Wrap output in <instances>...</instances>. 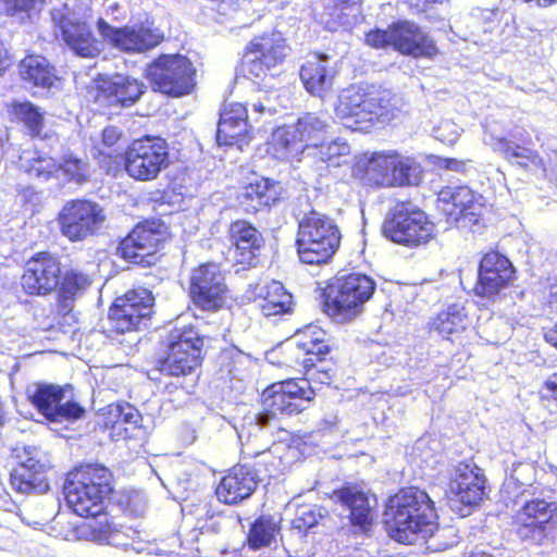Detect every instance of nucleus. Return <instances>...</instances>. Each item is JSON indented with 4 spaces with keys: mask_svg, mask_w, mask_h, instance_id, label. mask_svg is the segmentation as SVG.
<instances>
[{
    "mask_svg": "<svg viewBox=\"0 0 557 557\" xmlns=\"http://www.w3.org/2000/svg\"><path fill=\"white\" fill-rule=\"evenodd\" d=\"M57 160L48 154H37L28 160L25 172L36 178H58Z\"/></svg>",
    "mask_w": 557,
    "mask_h": 557,
    "instance_id": "a18cd8bd",
    "label": "nucleus"
},
{
    "mask_svg": "<svg viewBox=\"0 0 557 557\" xmlns=\"http://www.w3.org/2000/svg\"><path fill=\"white\" fill-rule=\"evenodd\" d=\"M320 518L321 515L315 508L301 507L293 520L292 525L294 529L298 530L299 533L306 534L311 528L319 523Z\"/></svg>",
    "mask_w": 557,
    "mask_h": 557,
    "instance_id": "3c124183",
    "label": "nucleus"
},
{
    "mask_svg": "<svg viewBox=\"0 0 557 557\" xmlns=\"http://www.w3.org/2000/svg\"><path fill=\"white\" fill-rule=\"evenodd\" d=\"M58 178L63 177L67 183L84 184L89 180L88 164L74 156H65L57 161Z\"/></svg>",
    "mask_w": 557,
    "mask_h": 557,
    "instance_id": "c03bdc74",
    "label": "nucleus"
},
{
    "mask_svg": "<svg viewBox=\"0 0 557 557\" xmlns=\"http://www.w3.org/2000/svg\"><path fill=\"white\" fill-rule=\"evenodd\" d=\"M364 44L373 49L393 48L403 55L433 60L440 54L435 40L417 23L397 20L387 28L374 27L364 34Z\"/></svg>",
    "mask_w": 557,
    "mask_h": 557,
    "instance_id": "6e6552de",
    "label": "nucleus"
},
{
    "mask_svg": "<svg viewBox=\"0 0 557 557\" xmlns=\"http://www.w3.org/2000/svg\"><path fill=\"white\" fill-rule=\"evenodd\" d=\"M414 160L396 150L364 151L355 157L351 176L368 188L403 187L411 184Z\"/></svg>",
    "mask_w": 557,
    "mask_h": 557,
    "instance_id": "423d86ee",
    "label": "nucleus"
},
{
    "mask_svg": "<svg viewBox=\"0 0 557 557\" xmlns=\"http://www.w3.org/2000/svg\"><path fill=\"white\" fill-rule=\"evenodd\" d=\"M255 302L264 317H275L290 311L292 295L280 282L272 281L261 287Z\"/></svg>",
    "mask_w": 557,
    "mask_h": 557,
    "instance_id": "58836bf2",
    "label": "nucleus"
},
{
    "mask_svg": "<svg viewBox=\"0 0 557 557\" xmlns=\"http://www.w3.org/2000/svg\"><path fill=\"white\" fill-rule=\"evenodd\" d=\"M164 346L165 354L156 360V370L162 375L187 376L202 363L203 337L191 325L173 330Z\"/></svg>",
    "mask_w": 557,
    "mask_h": 557,
    "instance_id": "ddd939ff",
    "label": "nucleus"
},
{
    "mask_svg": "<svg viewBox=\"0 0 557 557\" xmlns=\"http://www.w3.org/2000/svg\"><path fill=\"white\" fill-rule=\"evenodd\" d=\"M252 138V126L249 124L247 107L240 102L223 106L215 133L219 146L243 149Z\"/></svg>",
    "mask_w": 557,
    "mask_h": 557,
    "instance_id": "bb28decb",
    "label": "nucleus"
},
{
    "mask_svg": "<svg viewBox=\"0 0 557 557\" xmlns=\"http://www.w3.org/2000/svg\"><path fill=\"white\" fill-rule=\"evenodd\" d=\"M9 120L12 123L21 124L30 138H42L45 128V113L29 100H13L5 104Z\"/></svg>",
    "mask_w": 557,
    "mask_h": 557,
    "instance_id": "f704fd0d",
    "label": "nucleus"
},
{
    "mask_svg": "<svg viewBox=\"0 0 557 557\" xmlns=\"http://www.w3.org/2000/svg\"><path fill=\"white\" fill-rule=\"evenodd\" d=\"M321 160L329 166H341L348 163L349 146L346 144H339L331 141L327 145H320Z\"/></svg>",
    "mask_w": 557,
    "mask_h": 557,
    "instance_id": "de8ad7c7",
    "label": "nucleus"
},
{
    "mask_svg": "<svg viewBox=\"0 0 557 557\" xmlns=\"http://www.w3.org/2000/svg\"><path fill=\"white\" fill-rule=\"evenodd\" d=\"M104 221V209L98 202L85 198L65 201L57 215L60 233L71 243L96 235Z\"/></svg>",
    "mask_w": 557,
    "mask_h": 557,
    "instance_id": "6ab92c4d",
    "label": "nucleus"
},
{
    "mask_svg": "<svg viewBox=\"0 0 557 557\" xmlns=\"http://www.w3.org/2000/svg\"><path fill=\"white\" fill-rule=\"evenodd\" d=\"M257 481L244 465L230 468L218 483L214 493L224 505H237L248 498L256 490Z\"/></svg>",
    "mask_w": 557,
    "mask_h": 557,
    "instance_id": "cd10ccee",
    "label": "nucleus"
},
{
    "mask_svg": "<svg viewBox=\"0 0 557 557\" xmlns=\"http://www.w3.org/2000/svg\"><path fill=\"white\" fill-rule=\"evenodd\" d=\"M522 3L537 9H548L557 7V0H521Z\"/></svg>",
    "mask_w": 557,
    "mask_h": 557,
    "instance_id": "bf43d9fd",
    "label": "nucleus"
},
{
    "mask_svg": "<svg viewBox=\"0 0 557 557\" xmlns=\"http://www.w3.org/2000/svg\"><path fill=\"white\" fill-rule=\"evenodd\" d=\"M36 0H10L8 9L12 14L14 13H28L34 10Z\"/></svg>",
    "mask_w": 557,
    "mask_h": 557,
    "instance_id": "6e6d98bb",
    "label": "nucleus"
},
{
    "mask_svg": "<svg viewBox=\"0 0 557 557\" xmlns=\"http://www.w3.org/2000/svg\"><path fill=\"white\" fill-rule=\"evenodd\" d=\"M13 66V58L9 52L8 48L2 41H0V77L4 76L5 73Z\"/></svg>",
    "mask_w": 557,
    "mask_h": 557,
    "instance_id": "4d7b16f0",
    "label": "nucleus"
},
{
    "mask_svg": "<svg viewBox=\"0 0 557 557\" xmlns=\"http://www.w3.org/2000/svg\"><path fill=\"white\" fill-rule=\"evenodd\" d=\"M449 493L459 511L471 510L486 497L485 478L471 470L459 471L449 483Z\"/></svg>",
    "mask_w": 557,
    "mask_h": 557,
    "instance_id": "7c9ffc66",
    "label": "nucleus"
},
{
    "mask_svg": "<svg viewBox=\"0 0 557 557\" xmlns=\"http://www.w3.org/2000/svg\"><path fill=\"white\" fill-rule=\"evenodd\" d=\"M539 399L541 405L549 412H557V371L541 384Z\"/></svg>",
    "mask_w": 557,
    "mask_h": 557,
    "instance_id": "8fccbe9b",
    "label": "nucleus"
},
{
    "mask_svg": "<svg viewBox=\"0 0 557 557\" xmlns=\"http://www.w3.org/2000/svg\"><path fill=\"white\" fill-rule=\"evenodd\" d=\"M114 472L100 462H82L65 476L63 494L66 505L86 520L79 525L82 537L97 543L108 542L120 525L108 512L115 492Z\"/></svg>",
    "mask_w": 557,
    "mask_h": 557,
    "instance_id": "f03ea898",
    "label": "nucleus"
},
{
    "mask_svg": "<svg viewBox=\"0 0 557 557\" xmlns=\"http://www.w3.org/2000/svg\"><path fill=\"white\" fill-rule=\"evenodd\" d=\"M268 465H269V462H268L267 460H264V459H260V460H258V461H256V462H255L253 467H255L256 472H258V473H260V472H261V469H260V467H261V466H263V467H264V470H265L267 472H270V471L268 470ZM267 475H268V476H271V473H268Z\"/></svg>",
    "mask_w": 557,
    "mask_h": 557,
    "instance_id": "e2e57ef3",
    "label": "nucleus"
},
{
    "mask_svg": "<svg viewBox=\"0 0 557 557\" xmlns=\"http://www.w3.org/2000/svg\"><path fill=\"white\" fill-rule=\"evenodd\" d=\"M281 183L267 176H258L244 183L237 193L236 202L246 215L270 211L282 200Z\"/></svg>",
    "mask_w": 557,
    "mask_h": 557,
    "instance_id": "a878e982",
    "label": "nucleus"
},
{
    "mask_svg": "<svg viewBox=\"0 0 557 557\" xmlns=\"http://www.w3.org/2000/svg\"><path fill=\"white\" fill-rule=\"evenodd\" d=\"M307 147H319L329 136L331 116L326 110L304 112L293 123Z\"/></svg>",
    "mask_w": 557,
    "mask_h": 557,
    "instance_id": "c9c22d12",
    "label": "nucleus"
},
{
    "mask_svg": "<svg viewBox=\"0 0 557 557\" xmlns=\"http://www.w3.org/2000/svg\"><path fill=\"white\" fill-rule=\"evenodd\" d=\"M334 111L348 128L363 133L388 117L382 99L358 85H350L342 90Z\"/></svg>",
    "mask_w": 557,
    "mask_h": 557,
    "instance_id": "dca6fc26",
    "label": "nucleus"
},
{
    "mask_svg": "<svg viewBox=\"0 0 557 557\" xmlns=\"http://www.w3.org/2000/svg\"><path fill=\"white\" fill-rule=\"evenodd\" d=\"M91 284V276L83 269L62 271L61 260L55 253L40 250L24 262L17 286L27 297H48L55 293V314L66 319L72 314L77 298Z\"/></svg>",
    "mask_w": 557,
    "mask_h": 557,
    "instance_id": "7ed1b4c3",
    "label": "nucleus"
},
{
    "mask_svg": "<svg viewBox=\"0 0 557 557\" xmlns=\"http://www.w3.org/2000/svg\"><path fill=\"white\" fill-rule=\"evenodd\" d=\"M493 148L494 151L508 161L520 159L521 161L518 164L522 168H528L529 165L544 166V160L536 150L513 144L507 137H495L493 139Z\"/></svg>",
    "mask_w": 557,
    "mask_h": 557,
    "instance_id": "79ce46f5",
    "label": "nucleus"
},
{
    "mask_svg": "<svg viewBox=\"0 0 557 557\" xmlns=\"http://www.w3.org/2000/svg\"><path fill=\"white\" fill-rule=\"evenodd\" d=\"M98 30L104 41L124 53H145L164 40L163 33L144 23L115 27L103 18L97 21Z\"/></svg>",
    "mask_w": 557,
    "mask_h": 557,
    "instance_id": "4be33fe9",
    "label": "nucleus"
},
{
    "mask_svg": "<svg viewBox=\"0 0 557 557\" xmlns=\"http://www.w3.org/2000/svg\"><path fill=\"white\" fill-rule=\"evenodd\" d=\"M99 428L112 441L131 437L132 429L138 423V411L128 403H113L101 409Z\"/></svg>",
    "mask_w": 557,
    "mask_h": 557,
    "instance_id": "c85d7f7f",
    "label": "nucleus"
},
{
    "mask_svg": "<svg viewBox=\"0 0 557 557\" xmlns=\"http://www.w3.org/2000/svg\"><path fill=\"white\" fill-rule=\"evenodd\" d=\"M10 482L15 491L23 494H44L50 490L46 471L33 469L25 463L12 471Z\"/></svg>",
    "mask_w": 557,
    "mask_h": 557,
    "instance_id": "a19ab883",
    "label": "nucleus"
},
{
    "mask_svg": "<svg viewBox=\"0 0 557 557\" xmlns=\"http://www.w3.org/2000/svg\"><path fill=\"white\" fill-rule=\"evenodd\" d=\"M342 234L333 219L311 211L298 223L296 249L301 262L320 265L329 262L339 248Z\"/></svg>",
    "mask_w": 557,
    "mask_h": 557,
    "instance_id": "0eeeda50",
    "label": "nucleus"
},
{
    "mask_svg": "<svg viewBox=\"0 0 557 557\" xmlns=\"http://www.w3.org/2000/svg\"><path fill=\"white\" fill-rule=\"evenodd\" d=\"M462 557H492V555L484 550H471L466 553Z\"/></svg>",
    "mask_w": 557,
    "mask_h": 557,
    "instance_id": "680f3d73",
    "label": "nucleus"
},
{
    "mask_svg": "<svg viewBox=\"0 0 557 557\" xmlns=\"http://www.w3.org/2000/svg\"><path fill=\"white\" fill-rule=\"evenodd\" d=\"M334 345L326 331L313 324L298 331L295 341L284 350L285 366L301 368L307 379H288L270 384L261 394L262 410L256 420L261 428H272L278 431L280 420L302 412L312 401L317 392L310 382L330 385L337 374L338 360L332 354Z\"/></svg>",
    "mask_w": 557,
    "mask_h": 557,
    "instance_id": "f257e3e1",
    "label": "nucleus"
},
{
    "mask_svg": "<svg viewBox=\"0 0 557 557\" xmlns=\"http://www.w3.org/2000/svg\"><path fill=\"white\" fill-rule=\"evenodd\" d=\"M487 212L488 209L483 201V197L474 191L473 199L467 201L465 206L461 221L470 227L480 225L485 221Z\"/></svg>",
    "mask_w": 557,
    "mask_h": 557,
    "instance_id": "49530a36",
    "label": "nucleus"
},
{
    "mask_svg": "<svg viewBox=\"0 0 557 557\" xmlns=\"http://www.w3.org/2000/svg\"><path fill=\"white\" fill-rule=\"evenodd\" d=\"M71 385L36 382L26 393L27 401L48 422L76 421L85 417V408L74 399H66Z\"/></svg>",
    "mask_w": 557,
    "mask_h": 557,
    "instance_id": "aec40b11",
    "label": "nucleus"
},
{
    "mask_svg": "<svg viewBox=\"0 0 557 557\" xmlns=\"http://www.w3.org/2000/svg\"><path fill=\"white\" fill-rule=\"evenodd\" d=\"M359 5V0H327L322 15L329 28L334 30L349 23L348 16Z\"/></svg>",
    "mask_w": 557,
    "mask_h": 557,
    "instance_id": "37998d69",
    "label": "nucleus"
},
{
    "mask_svg": "<svg viewBox=\"0 0 557 557\" xmlns=\"http://www.w3.org/2000/svg\"><path fill=\"white\" fill-rule=\"evenodd\" d=\"M116 505L124 513L136 517L143 512L144 499L136 491L123 490L117 493Z\"/></svg>",
    "mask_w": 557,
    "mask_h": 557,
    "instance_id": "09e8293b",
    "label": "nucleus"
},
{
    "mask_svg": "<svg viewBox=\"0 0 557 557\" xmlns=\"http://www.w3.org/2000/svg\"><path fill=\"white\" fill-rule=\"evenodd\" d=\"M384 527L388 536L400 544L428 540L438 529L435 503L424 490L401 487L387 499Z\"/></svg>",
    "mask_w": 557,
    "mask_h": 557,
    "instance_id": "20e7f679",
    "label": "nucleus"
},
{
    "mask_svg": "<svg viewBox=\"0 0 557 557\" xmlns=\"http://www.w3.org/2000/svg\"><path fill=\"white\" fill-rule=\"evenodd\" d=\"M188 297L194 307L203 312L214 313L227 306L230 287L219 263L209 261L191 269Z\"/></svg>",
    "mask_w": 557,
    "mask_h": 557,
    "instance_id": "2eb2a0df",
    "label": "nucleus"
},
{
    "mask_svg": "<svg viewBox=\"0 0 557 557\" xmlns=\"http://www.w3.org/2000/svg\"><path fill=\"white\" fill-rule=\"evenodd\" d=\"M469 186H444L437 194V207L446 218L453 222H460L467 201L473 199Z\"/></svg>",
    "mask_w": 557,
    "mask_h": 557,
    "instance_id": "ea45409f",
    "label": "nucleus"
},
{
    "mask_svg": "<svg viewBox=\"0 0 557 557\" xmlns=\"http://www.w3.org/2000/svg\"><path fill=\"white\" fill-rule=\"evenodd\" d=\"M440 166L449 171L463 172L466 162L455 158H444L441 160Z\"/></svg>",
    "mask_w": 557,
    "mask_h": 557,
    "instance_id": "13d9d810",
    "label": "nucleus"
},
{
    "mask_svg": "<svg viewBox=\"0 0 557 557\" xmlns=\"http://www.w3.org/2000/svg\"><path fill=\"white\" fill-rule=\"evenodd\" d=\"M341 503L349 509L348 519L354 528L368 532L374 524V512L368 496L351 486H343L336 491Z\"/></svg>",
    "mask_w": 557,
    "mask_h": 557,
    "instance_id": "72a5a7b5",
    "label": "nucleus"
},
{
    "mask_svg": "<svg viewBox=\"0 0 557 557\" xmlns=\"http://www.w3.org/2000/svg\"><path fill=\"white\" fill-rule=\"evenodd\" d=\"M144 75L154 91L171 98L190 95L197 86V70L182 53L159 54L147 63Z\"/></svg>",
    "mask_w": 557,
    "mask_h": 557,
    "instance_id": "f8f14e48",
    "label": "nucleus"
},
{
    "mask_svg": "<svg viewBox=\"0 0 557 557\" xmlns=\"http://www.w3.org/2000/svg\"><path fill=\"white\" fill-rule=\"evenodd\" d=\"M556 511L554 502L539 497L528 499L511 515V531L521 542L541 545L555 522Z\"/></svg>",
    "mask_w": 557,
    "mask_h": 557,
    "instance_id": "412c9836",
    "label": "nucleus"
},
{
    "mask_svg": "<svg viewBox=\"0 0 557 557\" xmlns=\"http://www.w3.org/2000/svg\"><path fill=\"white\" fill-rule=\"evenodd\" d=\"M122 137V131L116 126H107L101 133L102 144L107 147L116 145Z\"/></svg>",
    "mask_w": 557,
    "mask_h": 557,
    "instance_id": "5fc2aeb1",
    "label": "nucleus"
},
{
    "mask_svg": "<svg viewBox=\"0 0 557 557\" xmlns=\"http://www.w3.org/2000/svg\"><path fill=\"white\" fill-rule=\"evenodd\" d=\"M290 50L286 38L278 32L255 36L243 51L244 70L255 79L272 76V72L284 64Z\"/></svg>",
    "mask_w": 557,
    "mask_h": 557,
    "instance_id": "f3484780",
    "label": "nucleus"
},
{
    "mask_svg": "<svg viewBox=\"0 0 557 557\" xmlns=\"http://www.w3.org/2000/svg\"><path fill=\"white\" fill-rule=\"evenodd\" d=\"M125 174L137 183H148L159 178L171 163L170 146L158 135H143L134 138L120 154Z\"/></svg>",
    "mask_w": 557,
    "mask_h": 557,
    "instance_id": "9d476101",
    "label": "nucleus"
},
{
    "mask_svg": "<svg viewBox=\"0 0 557 557\" xmlns=\"http://www.w3.org/2000/svg\"><path fill=\"white\" fill-rule=\"evenodd\" d=\"M471 320L463 306L451 304L438 311L430 322V331L436 332L443 339L455 342L466 333Z\"/></svg>",
    "mask_w": 557,
    "mask_h": 557,
    "instance_id": "473e14b6",
    "label": "nucleus"
},
{
    "mask_svg": "<svg viewBox=\"0 0 557 557\" xmlns=\"http://www.w3.org/2000/svg\"><path fill=\"white\" fill-rule=\"evenodd\" d=\"M253 109L259 113H264L267 111L265 107L261 102L255 103Z\"/></svg>",
    "mask_w": 557,
    "mask_h": 557,
    "instance_id": "0e129e2a",
    "label": "nucleus"
},
{
    "mask_svg": "<svg viewBox=\"0 0 557 557\" xmlns=\"http://www.w3.org/2000/svg\"><path fill=\"white\" fill-rule=\"evenodd\" d=\"M168 238V227L163 222L145 220L120 240L117 255L127 263L151 268L160 261V251Z\"/></svg>",
    "mask_w": 557,
    "mask_h": 557,
    "instance_id": "4468645a",
    "label": "nucleus"
},
{
    "mask_svg": "<svg viewBox=\"0 0 557 557\" xmlns=\"http://www.w3.org/2000/svg\"><path fill=\"white\" fill-rule=\"evenodd\" d=\"M154 306L156 298L147 287L127 289L110 304L103 333L113 337L141 332L151 322Z\"/></svg>",
    "mask_w": 557,
    "mask_h": 557,
    "instance_id": "1a4fd4ad",
    "label": "nucleus"
},
{
    "mask_svg": "<svg viewBox=\"0 0 557 557\" xmlns=\"http://www.w3.org/2000/svg\"><path fill=\"white\" fill-rule=\"evenodd\" d=\"M446 0H405L408 9L416 14H422L431 11L435 5L444 3Z\"/></svg>",
    "mask_w": 557,
    "mask_h": 557,
    "instance_id": "864d4df0",
    "label": "nucleus"
},
{
    "mask_svg": "<svg viewBox=\"0 0 557 557\" xmlns=\"http://www.w3.org/2000/svg\"><path fill=\"white\" fill-rule=\"evenodd\" d=\"M516 280L517 271L512 262L505 255L491 250L479 262L473 290L481 298L494 299L513 286Z\"/></svg>",
    "mask_w": 557,
    "mask_h": 557,
    "instance_id": "b1692460",
    "label": "nucleus"
},
{
    "mask_svg": "<svg viewBox=\"0 0 557 557\" xmlns=\"http://www.w3.org/2000/svg\"><path fill=\"white\" fill-rule=\"evenodd\" d=\"M221 358L222 367L225 368L227 373L233 377L243 370V366L246 362V357L240 350L237 349H228L223 351Z\"/></svg>",
    "mask_w": 557,
    "mask_h": 557,
    "instance_id": "603ef678",
    "label": "nucleus"
},
{
    "mask_svg": "<svg viewBox=\"0 0 557 557\" xmlns=\"http://www.w3.org/2000/svg\"><path fill=\"white\" fill-rule=\"evenodd\" d=\"M334 71L329 58L322 53H310L299 69L304 88L311 96L323 98L332 89Z\"/></svg>",
    "mask_w": 557,
    "mask_h": 557,
    "instance_id": "c756f323",
    "label": "nucleus"
},
{
    "mask_svg": "<svg viewBox=\"0 0 557 557\" xmlns=\"http://www.w3.org/2000/svg\"><path fill=\"white\" fill-rule=\"evenodd\" d=\"M18 76L33 88L51 89L59 76L55 67L42 55L27 54L18 62Z\"/></svg>",
    "mask_w": 557,
    "mask_h": 557,
    "instance_id": "2f4dec72",
    "label": "nucleus"
},
{
    "mask_svg": "<svg viewBox=\"0 0 557 557\" xmlns=\"http://www.w3.org/2000/svg\"><path fill=\"white\" fill-rule=\"evenodd\" d=\"M271 148L276 159L294 161L299 160L308 147L292 123L278 126L273 131Z\"/></svg>",
    "mask_w": 557,
    "mask_h": 557,
    "instance_id": "4c0bfd02",
    "label": "nucleus"
},
{
    "mask_svg": "<svg viewBox=\"0 0 557 557\" xmlns=\"http://www.w3.org/2000/svg\"><path fill=\"white\" fill-rule=\"evenodd\" d=\"M146 90L145 83L137 77L122 73L99 74L95 78L91 97L99 110L113 113L136 104Z\"/></svg>",
    "mask_w": 557,
    "mask_h": 557,
    "instance_id": "a211bd4d",
    "label": "nucleus"
},
{
    "mask_svg": "<svg viewBox=\"0 0 557 557\" xmlns=\"http://www.w3.org/2000/svg\"><path fill=\"white\" fill-rule=\"evenodd\" d=\"M546 305L552 311H557V284L550 286Z\"/></svg>",
    "mask_w": 557,
    "mask_h": 557,
    "instance_id": "052dcab7",
    "label": "nucleus"
},
{
    "mask_svg": "<svg viewBox=\"0 0 557 557\" xmlns=\"http://www.w3.org/2000/svg\"><path fill=\"white\" fill-rule=\"evenodd\" d=\"M281 530V521L273 515H259L249 525L245 544L253 552L271 547L276 543Z\"/></svg>",
    "mask_w": 557,
    "mask_h": 557,
    "instance_id": "e433bc0d",
    "label": "nucleus"
},
{
    "mask_svg": "<svg viewBox=\"0 0 557 557\" xmlns=\"http://www.w3.org/2000/svg\"><path fill=\"white\" fill-rule=\"evenodd\" d=\"M381 232L396 245L417 249L426 246L434 238V224L417 205L399 201L388 210Z\"/></svg>",
    "mask_w": 557,
    "mask_h": 557,
    "instance_id": "9b49d317",
    "label": "nucleus"
},
{
    "mask_svg": "<svg viewBox=\"0 0 557 557\" xmlns=\"http://www.w3.org/2000/svg\"><path fill=\"white\" fill-rule=\"evenodd\" d=\"M375 288L373 278L364 273L337 274L321 290V311L335 324L351 323L362 315Z\"/></svg>",
    "mask_w": 557,
    "mask_h": 557,
    "instance_id": "39448f33",
    "label": "nucleus"
},
{
    "mask_svg": "<svg viewBox=\"0 0 557 557\" xmlns=\"http://www.w3.org/2000/svg\"><path fill=\"white\" fill-rule=\"evenodd\" d=\"M52 20L57 38L61 39L75 55L94 59L103 51L101 41L86 20L69 13H58L52 16Z\"/></svg>",
    "mask_w": 557,
    "mask_h": 557,
    "instance_id": "393cba45",
    "label": "nucleus"
},
{
    "mask_svg": "<svg viewBox=\"0 0 557 557\" xmlns=\"http://www.w3.org/2000/svg\"><path fill=\"white\" fill-rule=\"evenodd\" d=\"M226 239V259L242 269L255 267L265 246L261 231L246 219H236L228 223Z\"/></svg>",
    "mask_w": 557,
    "mask_h": 557,
    "instance_id": "5701e85b",
    "label": "nucleus"
}]
</instances>
